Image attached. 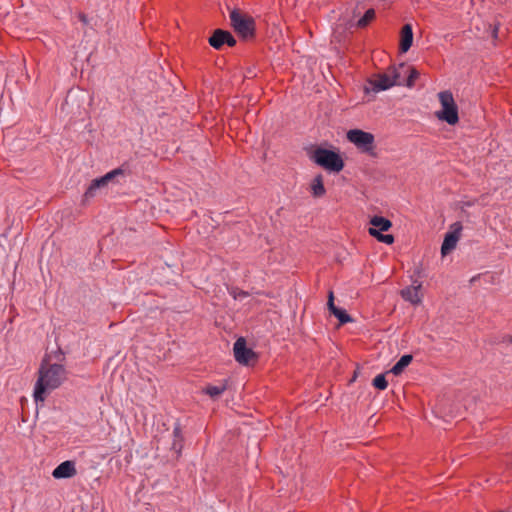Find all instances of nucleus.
<instances>
[{
  "label": "nucleus",
  "instance_id": "nucleus-1",
  "mask_svg": "<svg viewBox=\"0 0 512 512\" xmlns=\"http://www.w3.org/2000/svg\"><path fill=\"white\" fill-rule=\"evenodd\" d=\"M65 368L61 364H50L46 358L41 362L34 388V399L43 402L47 394L58 388L65 379Z\"/></svg>",
  "mask_w": 512,
  "mask_h": 512
},
{
  "label": "nucleus",
  "instance_id": "nucleus-2",
  "mask_svg": "<svg viewBox=\"0 0 512 512\" xmlns=\"http://www.w3.org/2000/svg\"><path fill=\"white\" fill-rule=\"evenodd\" d=\"M438 99L442 109L435 113L436 117L449 125L457 124L459 122L458 106L452 92L449 90L441 91L438 93Z\"/></svg>",
  "mask_w": 512,
  "mask_h": 512
},
{
  "label": "nucleus",
  "instance_id": "nucleus-3",
  "mask_svg": "<svg viewBox=\"0 0 512 512\" xmlns=\"http://www.w3.org/2000/svg\"><path fill=\"white\" fill-rule=\"evenodd\" d=\"M230 22L234 31L243 39H250L255 36V20L240 9H233L230 12Z\"/></svg>",
  "mask_w": 512,
  "mask_h": 512
},
{
  "label": "nucleus",
  "instance_id": "nucleus-4",
  "mask_svg": "<svg viewBox=\"0 0 512 512\" xmlns=\"http://www.w3.org/2000/svg\"><path fill=\"white\" fill-rule=\"evenodd\" d=\"M311 159L317 165L333 172H340L344 167V161L337 152L321 147L314 150Z\"/></svg>",
  "mask_w": 512,
  "mask_h": 512
},
{
  "label": "nucleus",
  "instance_id": "nucleus-5",
  "mask_svg": "<svg viewBox=\"0 0 512 512\" xmlns=\"http://www.w3.org/2000/svg\"><path fill=\"white\" fill-rule=\"evenodd\" d=\"M346 138L362 153L368 154L371 157L377 156L375 151V137L372 133L363 131L361 129H351L347 132Z\"/></svg>",
  "mask_w": 512,
  "mask_h": 512
},
{
  "label": "nucleus",
  "instance_id": "nucleus-6",
  "mask_svg": "<svg viewBox=\"0 0 512 512\" xmlns=\"http://www.w3.org/2000/svg\"><path fill=\"white\" fill-rule=\"evenodd\" d=\"M401 72L398 67L391 66L384 73H378L368 81L374 92L387 90L395 85H401Z\"/></svg>",
  "mask_w": 512,
  "mask_h": 512
},
{
  "label": "nucleus",
  "instance_id": "nucleus-7",
  "mask_svg": "<svg viewBox=\"0 0 512 512\" xmlns=\"http://www.w3.org/2000/svg\"><path fill=\"white\" fill-rule=\"evenodd\" d=\"M235 360L243 365L255 363L258 359L257 354L247 347L246 340L240 337L236 340L233 347Z\"/></svg>",
  "mask_w": 512,
  "mask_h": 512
},
{
  "label": "nucleus",
  "instance_id": "nucleus-8",
  "mask_svg": "<svg viewBox=\"0 0 512 512\" xmlns=\"http://www.w3.org/2000/svg\"><path fill=\"white\" fill-rule=\"evenodd\" d=\"M123 174V170L121 168L114 169L104 176L92 180L91 184L89 185L88 189L86 190L84 194V199L88 200L89 198H92L96 194V190L104 187L108 184L109 181H111L115 176Z\"/></svg>",
  "mask_w": 512,
  "mask_h": 512
},
{
  "label": "nucleus",
  "instance_id": "nucleus-9",
  "mask_svg": "<svg viewBox=\"0 0 512 512\" xmlns=\"http://www.w3.org/2000/svg\"><path fill=\"white\" fill-rule=\"evenodd\" d=\"M451 228L453 230L445 235L441 246V254L443 256L450 253L456 247V244L461 235L462 224L460 222H456L451 226Z\"/></svg>",
  "mask_w": 512,
  "mask_h": 512
},
{
  "label": "nucleus",
  "instance_id": "nucleus-10",
  "mask_svg": "<svg viewBox=\"0 0 512 512\" xmlns=\"http://www.w3.org/2000/svg\"><path fill=\"white\" fill-rule=\"evenodd\" d=\"M77 474L75 463L73 461H64L59 464L52 472L55 479L71 478Z\"/></svg>",
  "mask_w": 512,
  "mask_h": 512
},
{
  "label": "nucleus",
  "instance_id": "nucleus-11",
  "mask_svg": "<svg viewBox=\"0 0 512 512\" xmlns=\"http://www.w3.org/2000/svg\"><path fill=\"white\" fill-rule=\"evenodd\" d=\"M327 306H328L329 311L335 317H337V319L339 320L340 324H346V323H349V322L353 321L351 316L345 310H342V309H340V308L335 306V304H334V293H333L332 290H330L329 293H328Z\"/></svg>",
  "mask_w": 512,
  "mask_h": 512
},
{
  "label": "nucleus",
  "instance_id": "nucleus-12",
  "mask_svg": "<svg viewBox=\"0 0 512 512\" xmlns=\"http://www.w3.org/2000/svg\"><path fill=\"white\" fill-rule=\"evenodd\" d=\"M413 43V31L410 24H405L400 31L399 50L401 53H406Z\"/></svg>",
  "mask_w": 512,
  "mask_h": 512
},
{
  "label": "nucleus",
  "instance_id": "nucleus-13",
  "mask_svg": "<svg viewBox=\"0 0 512 512\" xmlns=\"http://www.w3.org/2000/svg\"><path fill=\"white\" fill-rule=\"evenodd\" d=\"M422 287L421 283L417 285H412L406 287L401 290V296L404 300L411 302L414 305H417L421 302L420 289Z\"/></svg>",
  "mask_w": 512,
  "mask_h": 512
},
{
  "label": "nucleus",
  "instance_id": "nucleus-14",
  "mask_svg": "<svg viewBox=\"0 0 512 512\" xmlns=\"http://www.w3.org/2000/svg\"><path fill=\"white\" fill-rule=\"evenodd\" d=\"M227 33V30L216 29L208 40L209 44L214 49L220 50L226 43Z\"/></svg>",
  "mask_w": 512,
  "mask_h": 512
},
{
  "label": "nucleus",
  "instance_id": "nucleus-15",
  "mask_svg": "<svg viewBox=\"0 0 512 512\" xmlns=\"http://www.w3.org/2000/svg\"><path fill=\"white\" fill-rule=\"evenodd\" d=\"M371 228L379 230L380 233L388 231L392 227V222L382 216H373L370 219Z\"/></svg>",
  "mask_w": 512,
  "mask_h": 512
},
{
  "label": "nucleus",
  "instance_id": "nucleus-16",
  "mask_svg": "<svg viewBox=\"0 0 512 512\" xmlns=\"http://www.w3.org/2000/svg\"><path fill=\"white\" fill-rule=\"evenodd\" d=\"M311 190L314 197L319 198L322 197L325 193V187L323 183V176L318 174L311 183Z\"/></svg>",
  "mask_w": 512,
  "mask_h": 512
},
{
  "label": "nucleus",
  "instance_id": "nucleus-17",
  "mask_svg": "<svg viewBox=\"0 0 512 512\" xmlns=\"http://www.w3.org/2000/svg\"><path fill=\"white\" fill-rule=\"evenodd\" d=\"M399 71L409 72L408 78L406 80V86L407 87H413L415 84V81L419 78V72L416 68L411 66H406L405 64H400L398 67Z\"/></svg>",
  "mask_w": 512,
  "mask_h": 512
},
{
  "label": "nucleus",
  "instance_id": "nucleus-18",
  "mask_svg": "<svg viewBox=\"0 0 512 512\" xmlns=\"http://www.w3.org/2000/svg\"><path fill=\"white\" fill-rule=\"evenodd\" d=\"M413 357L412 355H403L397 363L392 367L391 372L394 375H400L403 370L412 362Z\"/></svg>",
  "mask_w": 512,
  "mask_h": 512
},
{
  "label": "nucleus",
  "instance_id": "nucleus-19",
  "mask_svg": "<svg viewBox=\"0 0 512 512\" xmlns=\"http://www.w3.org/2000/svg\"><path fill=\"white\" fill-rule=\"evenodd\" d=\"M368 232L371 236L375 237L379 242L389 245L394 243V236L392 234H382L379 232V230L375 228H369Z\"/></svg>",
  "mask_w": 512,
  "mask_h": 512
},
{
  "label": "nucleus",
  "instance_id": "nucleus-20",
  "mask_svg": "<svg viewBox=\"0 0 512 512\" xmlns=\"http://www.w3.org/2000/svg\"><path fill=\"white\" fill-rule=\"evenodd\" d=\"M226 389H227V385H226V382H225V383H223L221 385H218V386L207 385L203 389V392L205 394L209 395L210 397L214 398V397H217V396L221 395Z\"/></svg>",
  "mask_w": 512,
  "mask_h": 512
},
{
  "label": "nucleus",
  "instance_id": "nucleus-21",
  "mask_svg": "<svg viewBox=\"0 0 512 512\" xmlns=\"http://www.w3.org/2000/svg\"><path fill=\"white\" fill-rule=\"evenodd\" d=\"M375 10L370 8L368 9L364 15L358 20L357 27L365 28L368 26L375 18Z\"/></svg>",
  "mask_w": 512,
  "mask_h": 512
},
{
  "label": "nucleus",
  "instance_id": "nucleus-22",
  "mask_svg": "<svg viewBox=\"0 0 512 512\" xmlns=\"http://www.w3.org/2000/svg\"><path fill=\"white\" fill-rule=\"evenodd\" d=\"M388 382L384 374H379L373 379V386L379 390L387 388Z\"/></svg>",
  "mask_w": 512,
  "mask_h": 512
},
{
  "label": "nucleus",
  "instance_id": "nucleus-23",
  "mask_svg": "<svg viewBox=\"0 0 512 512\" xmlns=\"http://www.w3.org/2000/svg\"><path fill=\"white\" fill-rule=\"evenodd\" d=\"M183 442L184 439H174L172 443V449L175 450L177 453H180L183 448Z\"/></svg>",
  "mask_w": 512,
  "mask_h": 512
},
{
  "label": "nucleus",
  "instance_id": "nucleus-24",
  "mask_svg": "<svg viewBox=\"0 0 512 512\" xmlns=\"http://www.w3.org/2000/svg\"><path fill=\"white\" fill-rule=\"evenodd\" d=\"M173 436H174V439H184L183 435H182V430H181V427L179 425H176L174 430H173Z\"/></svg>",
  "mask_w": 512,
  "mask_h": 512
},
{
  "label": "nucleus",
  "instance_id": "nucleus-25",
  "mask_svg": "<svg viewBox=\"0 0 512 512\" xmlns=\"http://www.w3.org/2000/svg\"><path fill=\"white\" fill-rule=\"evenodd\" d=\"M229 47H233L236 45V39L233 37V35L228 31L226 43Z\"/></svg>",
  "mask_w": 512,
  "mask_h": 512
},
{
  "label": "nucleus",
  "instance_id": "nucleus-26",
  "mask_svg": "<svg viewBox=\"0 0 512 512\" xmlns=\"http://www.w3.org/2000/svg\"><path fill=\"white\" fill-rule=\"evenodd\" d=\"M78 18L84 25H87L89 23L87 15L83 12H80L78 14Z\"/></svg>",
  "mask_w": 512,
  "mask_h": 512
},
{
  "label": "nucleus",
  "instance_id": "nucleus-27",
  "mask_svg": "<svg viewBox=\"0 0 512 512\" xmlns=\"http://www.w3.org/2000/svg\"><path fill=\"white\" fill-rule=\"evenodd\" d=\"M248 295H249L248 292L241 290L236 295H234V298H237V297L244 298V297H247Z\"/></svg>",
  "mask_w": 512,
  "mask_h": 512
},
{
  "label": "nucleus",
  "instance_id": "nucleus-28",
  "mask_svg": "<svg viewBox=\"0 0 512 512\" xmlns=\"http://www.w3.org/2000/svg\"><path fill=\"white\" fill-rule=\"evenodd\" d=\"M497 31H498V29L495 27L494 30H493V37L494 38L497 37Z\"/></svg>",
  "mask_w": 512,
  "mask_h": 512
},
{
  "label": "nucleus",
  "instance_id": "nucleus-29",
  "mask_svg": "<svg viewBox=\"0 0 512 512\" xmlns=\"http://www.w3.org/2000/svg\"><path fill=\"white\" fill-rule=\"evenodd\" d=\"M509 468L512 470V462L509 464Z\"/></svg>",
  "mask_w": 512,
  "mask_h": 512
},
{
  "label": "nucleus",
  "instance_id": "nucleus-30",
  "mask_svg": "<svg viewBox=\"0 0 512 512\" xmlns=\"http://www.w3.org/2000/svg\"><path fill=\"white\" fill-rule=\"evenodd\" d=\"M510 342H512V337L510 338Z\"/></svg>",
  "mask_w": 512,
  "mask_h": 512
}]
</instances>
